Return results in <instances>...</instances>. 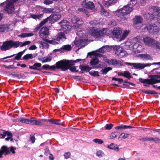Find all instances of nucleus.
Instances as JSON below:
<instances>
[{
  "mask_svg": "<svg viewBox=\"0 0 160 160\" xmlns=\"http://www.w3.org/2000/svg\"><path fill=\"white\" fill-rule=\"evenodd\" d=\"M39 119H36L35 118H32L31 119H27L24 118H20V122L22 123L34 125L39 126Z\"/></svg>",
  "mask_w": 160,
  "mask_h": 160,
  "instance_id": "nucleus-7",
  "label": "nucleus"
},
{
  "mask_svg": "<svg viewBox=\"0 0 160 160\" xmlns=\"http://www.w3.org/2000/svg\"><path fill=\"white\" fill-rule=\"evenodd\" d=\"M39 43L40 44V47L48 48L49 47V45L47 42L40 41L39 42Z\"/></svg>",
  "mask_w": 160,
  "mask_h": 160,
  "instance_id": "nucleus-40",
  "label": "nucleus"
},
{
  "mask_svg": "<svg viewBox=\"0 0 160 160\" xmlns=\"http://www.w3.org/2000/svg\"><path fill=\"white\" fill-rule=\"evenodd\" d=\"M68 21L67 20H62L59 23V24H61L62 27L63 28L66 27L65 25L67 24Z\"/></svg>",
  "mask_w": 160,
  "mask_h": 160,
  "instance_id": "nucleus-50",
  "label": "nucleus"
},
{
  "mask_svg": "<svg viewBox=\"0 0 160 160\" xmlns=\"http://www.w3.org/2000/svg\"><path fill=\"white\" fill-rule=\"evenodd\" d=\"M71 22L73 23H77L78 25H81L83 22L81 19L79 18L76 16H74L71 19Z\"/></svg>",
  "mask_w": 160,
  "mask_h": 160,
  "instance_id": "nucleus-24",
  "label": "nucleus"
},
{
  "mask_svg": "<svg viewBox=\"0 0 160 160\" xmlns=\"http://www.w3.org/2000/svg\"><path fill=\"white\" fill-rule=\"evenodd\" d=\"M133 48L134 49H136L135 51L137 53L142 52L144 49V48L141 45L136 43L133 45Z\"/></svg>",
  "mask_w": 160,
  "mask_h": 160,
  "instance_id": "nucleus-18",
  "label": "nucleus"
},
{
  "mask_svg": "<svg viewBox=\"0 0 160 160\" xmlns=\"http://www.w3.org/2000/svg\"><path fill=\"white\" fill-rule=\"evenodd\" d=\"M129 33V32L127 30L125 31L122 34L121 39H123L125 38Z\"/></svg>",
  "mask_w": 160,
  "mask_h": 160,
  "instance_id": "nucleus-54",
  "label": "nucleus"
},
{
  "mask_svg": "<svg viewBox=\"0 0 160 160\" xmlns=\"http://www.w3.org/2000/svg\"><path fill=\"white\" fill-rule=\"evenodd\" d=\"M49 22L52 24L60 20L61 17V16L60 14H53L49 16Z\"/></svg>",
  "mask_w": 160,
  "mask_h": 160,
  "instance_id": "nucleus-14",
  "label": "nucleus"
},
{
  "mask_svg": "<svg viewBox=\"0 0 160 160\" xmlns=\"http://www.w3.org/2000/svg\"><path fill=\"white\" fill-rule=\"evenodd\" d=\"M93 141L94 142L98 143V144H101L103 143V141L100 139H95L93 140Z\"/></svg>",
  "mask_w": 160,
  "mask_h": 160,
  "instance_id": "nucleus-57",
  "label": "nucleus"
},
{
  "mask_svg": "<svg viewBox=\"0 0 160 160\" xmlns=\"http://www.w3.org/2000/svg\"><path fill=\"white\" fill-rule=\"evenodd\" d=\"M143 21V19L140 15H136L133 18V24L137 25L141 23Z\"/></svg>",
  "mask_w": 160,
  "mask_h": 160,
  "instance_id": "nucleus-21",
  "label": "nucleus"
},
{
  "mask_svg": "<svg viewBox=\"0 0 160 160\" xmlns=\"http://www.w3.org/2000/svg\"><path fill=\"white\" fill-rule=\"evenodd\" d=\"M139 81L143 83H147L148 84L153 85L158 81L156 80L153 78L143 79L142 78H140L139 79Z\"/></svg>",
  "mask_w": 160,
  "mask_h": 160,
  "instance_id": "nucleus-15",
  "label": "nucleus"
},
{
  "mask_svg": "<svg viewBox=\"0 0 160 160\" xmlns=\"http://www.w3.org/2000/svg\"><path fill=\"white\" fill-rule=\"evenodd\" d=\"M7 135L8 137L10 138L12 136V133L8 132L7 131H4L3 134H0V136H2L1 137L2 138H4Z\"/></svg>",
  "mask_w": 160,
  "mask_h": 160,
  "instance_id": "nucleus-32",
  "label": "nucleus"
},
{
  "mask_svg": "<svg viewBox=\"0 0 160 160\" xmlns=\"http://www.w3.org/2000/svg\"><path fill=\"white\" fill-rule=\"evenodd\" d=\"M42 15H37L36 14H33L32 16V17L35 19H39L41 17Z\"/></svg>",
  "mask_w": 160,
  "mask_h": 160,
  "instance_id": "nucleus-58",
  "label": "nucleus"
},
{
  "mask_svg": "<svg viewBox=\"0 0 160 160\" xmlns=\"http://www.w3.org/2000/svg\"><path fill=\"white\" fill-rule=\"evenodd\" d=\"M88 32L92 36L97 38L103 37L104 35L102 31L100 30L98 31L94 28H89L88 29Z\"/></svg>",
  "mask_w": 160,
  "mask_h": 160,
  "instance_id": "nucleus-5",
  "label": "nucleus"
},
{
  "mask_svg": "<svg viewBox=\"0 0 160 160\" xmlns=\"http://www.w3.org/2000/svg\"><path fill=\"white\" fill-rule=\"evenodd\" d=\"M69 69L71 72H78V70H77L76 67L75 66L69 67Z\"/></svg>",
  "mask_w": 160,
  "mask_h": 160,
  "instance_id": "nucleus-56",
  "label": "nucleus"
},
{
  "mask_svg": "<svg viewBox=\"0 0 160 160\" xmlns=\"http://www.w3.org/2000/svg\"><path fill=\"white\" fill-rule=\"evenodd\" d=\"M84 43V41L82 39H79L78 40H75L74 44L75 46L77 47H80L79 48H83L85 47V45H83L82 44Z\"/></svg>",
  "mask_w": 160,
  "mask_h": 160,
  "instance_id": "nucleus-23",
  "label": "nucleus"
},
{
  "mask_svg": "<svg viewBox=\"0 0 160 160\" xmlns=\"http://www.w3.org/2000/svg\"><path fill=\"white\" fill-rule=\"evenodd\" d=\"M22 54L20 52L17 54V55L14 58L13 60H19L21 59V58L22 56Z\"/></svg>",
  "mask_w": 160,
  "mask_h": 160,
  "instance_id": "nucleus-46",
  "label": "nucleus"
},
{
  "mask_svg": "<svg viewBox=\"0 0 160 160\" xmlns=\"http://www.w3.org/2000/svg\"><path fill=\"white\" fill-rule=\"evenodd\" d=\"M99 21L96 20H91L89 22V24L90 25L94 26H96L97 24H99Z\"/></svg>",
  "mask_w": 160,
  "mask_h": 160,
  "instance_id": "nucleus-42",
  "label": "nucleus"
},
{
  "mask_svg": "<svg viewBox=\"0 0 160 160\" xmlns=\"http://www.w3.org/2000/svg\"><path fill=\"white\" fill-rule=\"evenodd\" d=\"M114 129L117 130L131 129V130H144L146 128H143L135 127L132 125H125L122 124L119 126L114 127Z\"/></svg>",
  "mask_w": 160,
  "mask_h": 160,
  "instance_id": "nucleus-6",
  "label": "nucleus"
},
{
  "mask_svg": "<svg viewBox=\"0 0 160 160\" xmlns=\"http://www.w3.org/2000/svg\"><path fill=\"white\" fill-rule=\"evenodd\" d=\"M129 135H130L129 134L122 133L120 134L118 137V139L121 140L122 139H125L128 137Z\"/></svg>",
  "mask_w": 160,
  "mask_h": 160,
  "instance_id": "nucleus-38",
  "label": "nucleus"
},
{
  "mask_svg": "<svg viewBox=\"0 0 160 160\" xmlns=\"http://www.w3.org/2000/svg\"><path fill=\"white\" fill-rule=\"evenodd\" d=\"M117 1V0H109L107 1H103L102 3L105 7H108L116 3Z\"/></svg>",
  "mask_w": 160,
  "mask_h": 160,
  "instance_id": "nucleus-17",
  "label": "nucleus"
},
{
  "mask_svg": "<svg viewBox=\"0 0 160 160\" xmlns=\"http://www.w3.org/2000/svg\"><path fill=\"white\" fill-rule=\"evenodd\" d=\"M118 135V133L116 132H112L110 136V138H115Z\"/></svg>",
  "mask_w": 160,
  "mask_h": 160,
  "instance_id": "nucleus-63",
  "label": "nucleus"
},
{
  "mask_svg": "<svg viewBox=\"0 0 160 160\" xmlns=\"http://www.w3.org/2000/svg\"><path fill=\"white\" fill-rule=\"evenodd\" d=\"M151 65H160V62H153L152 64H141L139 63V66H141V68H139V69H142L144 68L146 66H150Z\"/></svg>",
  "mask_w": 160,
  "mask_h": 160,
  "instance_id": "nucleus-27",
  "label": "nucleus"
},
{
  "mask_svg": "<svg viewBox=\"0 0 160 160\" xmlns=\"http://www.w3.org/2000/svg\"><path fill=\"white\" fill-rule=\"evenodd\" d=\"M102 15H103L105 16H107L108 15L109 12L106 10L104 9V10L100 11Z\"/></svg>",
  "mask_w": 160,
  "mask_h": 160,
  "instance_id": "nucleus-60",
  "label": "nucleus"
},
{
  "mask_svg": "<svg viewBox=\"0 0 160 160\" xmlns=\"http://www.w3.org/2000/svg\"><path fill=\"white\" fill-rule=\"evenodd\" d=\"M6 5L4 7V10L8 13H12L14 11L15 8L13 3L11 1H7Z\"/></svg>",
  "mask_w": 160,
  "mask_h": 160,
  "instance_id": "nucleus-8",
  "label": "nucleus"
},
{
  "mask_svg": "<svg viewBox=\"0 0 160 160\" xmlns=\"http://www.w3.org/2000/svg\"><path fill=\"white\" fill-rule=\"evenodd\" d=\"M143 41L147 45L152 46L155 40L150 38L147 37L143 39Z\"/></svg>",
  "mask_w": 160,
  "mask_h": 160,
  "instance_id": "nucleus-16",
  "label": "nucleus"
},
{
  "mask_svg": "<svg viewBox=\"0 0 160 160\" xmlns=\"http://www.w3.org/2000/svg\"><path fill=\"white\" fill-rule=\"evenodd\" d=\"M123 75V77L128 78V79H130L132 78V76L131 75V73L128 71H124Z\"/></svg>",
  "mask_w": 160,
  "mask_h": 160,
  "instance_id": "nucleus-37",
  "label": "nucleus"
},
{
  "mask_svg": "<svg viewBox=\"0 0 160 160\" xmlns=\"http://www.w3.org/2000/svg\"><path fill=\"white\" fill-rule=\"evenodd\" d=\"M82 5L88 9L93 10H95V6L94 3L88 0H85L82 3Z\"/></svg>",
  "mask_w": 160,
  "mask_h": 160,
  "instance_id": "nucleus-10",
  "label": "nucleus"
},
{
  "mask_svg": "<svg viewBox=\"0 0 160 160\" xmlns=\"http://www.w3.org/2000/svg\"><path fill=\"white\" fill-rule=\"evenodd\" d=\"M12 75L14 77H16L19 79L22 78L24 79L26 78V76L23 74L21 75L19 74H12Z\"/></svg>",
  "mask_w": 160,
  "mask_h": 160,
  "instance_id": "nucleus-44",
  "label": "nucleus"
},
{
  "mask_svg": "<svg viewBox=\"0 0 160 160\" xmlns=\"http://www.w3.org/2000/svg\"><path fill=\"white\" fill-rule=\"evenodd\" d=\"M44 40L49 43L52 44L53 45L58 44V42L52 40H51L48 39H44Z\"/></svg>",
  "mask_w": 160,
  "mask_h": 160,
  "instance_id": "nucleus-49",
  "label": "nucleus"
},
{
  "mask_svg": "<svg viewBox=\"0 0 160 160\" xmlns=\"http://www.w3.org/2000/svg\"><path fill=\"white\" fill-rule=\"evenodd\" d=\"M52 58L50 57L46 58L44 57L41 60L43 62H50L52 60Z\"/></svg>",
  "mask_w": 160,
  "mask_h": 160,
  "instance_id": "nucleus-48",
  "label": "nucleus"
},
{
  "mask_svg": "<svg viewBox=\"0 0 160 160\" xmlns=\"http://www.w3.org/2000/svg\"><path fill=\"white\" fill-rule=\"evenodd\" d=\"M64 156L65 158L66 159H67L70 158L71 156V153L69 152H65L64 153Z\"/></svg>",
  "mask_w": 160,
  "mask_h": 160,
  "instance_id": "nucleus-61",
  "label": "nucleus"
},
{
  "mask_svg": "<svg viewBox=\"0 0 160 160\" xmlns=\"http://www.w3.org/2000/svg\"><path fill=\"white\" fill-rule=\"evenodd\" d=\"M83 60L84 62L85 59H78L75 60H62L57 62V67L58 68H60L62 71H65L69 69V67L74 65V63H77Z\"/></svg>",
  "mask_w": 160,
  "mask_h": 160,
  "instance_id": "nucleus-2",
  "label": "nucleus"
},
{
  "mask_svg": "<svg viewBox=\"0 0 160 160\" xmlns=\"http://www.w3.org/2000/svg\"><path fill=\"white\" fill-rule=\"evenodd\" d=\"M66 27L63 28H64L66 30H69L71 28V26L70 25V23L69 22H68L67 23V24L65 25Z\"/></svg>",
  "mask_w": 160,
  "mask_h": 160,
  "instance_id": "nucleus-55",
  "label": "nucleus"
},
{
  "mask_svg": "<svg viewBox=\"0 0 160 160\" xmlns=\"http://www.w3.org/2000/svg\"><path fill=\"white\" fill-rule=\"evenodd\" d=\"M126 53V52L123 49L122 51L120 52V55H119L118 56L121 58H122L125 55Z\"/></svg>",
  "mask_w": 160,
  "mask_h": 160,
  "instance_id": "nucleus-62",
  "label": "nucleus"
},
{
  "mask_svg": "<svg viewBox=\"0 0 160 160\" xmlns=\"http://www.w3.org/2000/svg\"><path fill=\"white\" fill-rule=\"evenodd\" d=\"M30 43V41H27L22 42L19 41L10 40L4 42L2 45L0 46V49L2 51H6L12 48H17L19 46L22 47L28 45Z\"/></svg>",
  "mask_w": 160,
  "mask_h": 160,
  "instance_id": "nucleus-1",
  "label": "nucleus"
},
{
  "mask_svg": "<svg viewBox=\"0 0 160 160\" xmlns=\"http://www.w3.org/2000/svg\"><path fill=\"white\" fill-rule=\"evenodd\" d=\"M113 125L112 123L106 124L105 126V129L106 130H110L113 127Z\"/></svg>",
  "mask_w": 160,
  "mask_h": 160,
  "instance_id": "nucleus-47",
  "label": "nucleus"
},
{
  "mask_svg": "<svg viewBox=\"0 0 160 160\" xmlns=\"http://www.w3.org/2000/svg\"><path fill=\"white\" fill-rule=\"evenodd\" d=\"M115 144H114L113 143H111L110 144V145H108L107 146V147L109 149L113 150L115 146Z\"/></svg>",
  "mask_w": 160,
  "mask_h": 160,
  "instance_id": "nucleus-64",
  "label": "nucleus"
},
{
  "mask_svg": "<svg viewBox=\"0 0 160 160\" xmlns=\"http://www.w3.org/2000/svg\"><path fill=\"white\" fill-rule=\"evenodd\" d=\"M122 48L119 46H116L113 48L115 54L118 56L120 55V52L122 51Z\"/></svg>",
  "mask_w": 160,
  "mask_h": 160,
  "instance_id": "nucleus-29",
  "label": "nucleus"
},
{
  "mask_svg": "<svg viewBox=\"0 0 160 160\" xmlns=\"http://www.w3.org/2000/svg\"><path fill=\"white\" fill-rule=\"evenodd\" d=\"M142 92L143 93L147 94H158V93L154 90H146L145 89L142 90Z\"/></svg>",
  "mask_w": 160,
  "mask_h": 160,
  "instance_id": "nucleus-34",
  "label": "nucleus"
},
{
  "mask_svg": "<svg viewBox=\"0 0 160 160\" xmlns=\"http://www.w3.org/2000/svg\"><path fill=\"white\" fill-rule=\"evenodd\" d=\"M97 156L99 158H101L104 156V152L101 150H99L96 153Z\"/></svg>",
  "mask_w": 160,
  "mask_h": 160,
  "instance_id": "nucleus-45",
  "label": "nucleus"
},
{
  "mask_svg": "<svg viewBox=\"0 0 160 160\" xmlns=\"http://www.w3.org/2000/svg\"><path fill=\"white\" fill-rule=\"evenodd\" d=\"M152 46L156 47L157 48L160 49V43L155 40V42H154Z\"/></svg>",
  "mask_w": 160,
  "mask_h": 160,
  "instance_id": "nucleus-53",
  "label": "nucleus"
},
{
  "mask_svg": "<svg viewBox=\"0 0 160 160\" xmlns=\"http://www.w3.org/2000/svg\"><path fill=\"white\" fill-rule=\"evenodd\" d=\"M147 28L148 32L152 34H157L160 30L159 27L155 24L147 25Z\"/></svg>",
  "mask_w": 160,
  "mask_h": 160,
  "instance_id": "nucleus-9",
  "label": "nucleus"
},
{
  "mask_svg": "<svg viewBox=\"0 0 160 160\" xmlns=\"http://www.w3.org/2000/svg\"><path fill=\"white\" fill-rule=\"evenodd\" d=\"M122 33V29L118 27L114 28L112 32V34L114 37L117 38H120L121 37V35Z\"/></svg>",
  "mask_w": 160,
  "mask_h": 160,
  "instance_id": "nucleus-12",
  "label": "nucleus"
},
{
  "mask_svg": "<svg viewBox=\"0 0 160 160\" xmlns=\"http://www.w3.org/2000/svg\"><path fill=\"white\" fill-rule=\"evenodd\" d=\"M89 74L93 76H99V72L97 71L89 72Z\"/></svg>",
  "mask_w": 160,
  "mask_h": 160,
  "instance_id": "nucleus-43",
  "label": "nucleus"
},
{
  "mask_svg": "<svg viewBox=\"0 0 160 160\" xmlns=\"http://www.w3.org/2000/svg\"><path fill=\"white\" fill-rule=\"evenodd\" d=\"M126 64L128 66H132L133 67L136 69L139 68H141V66H139V63L126 62Z\"/></svg>",
  "mask_w": 160,
  "mask_h": 160,
  "instance_id": "nucleus-36",
  "label": "nucleus"
},
{
  "mask_svg": "<svg viewBox=\"0 0 160 160\" xmlns=\"http://www.w3.org/2000/svg\"><path fill=\"white\" fill-rule=\"evenodd\" d=\"M41 66V63L37 62L34 63L32 66H29V68L32 69L41 71L42 69V68H40Z\"/></svg>",
  "mask_w": 160,
  "mask_h": 160,
  "instance_id": "nucleus-20",
  "label": "nucleus"
},
{
  "mask_svg": "<svg viewBox=\"0 0 160 160\" xmlns=\"http://www.w3.org/2000/svg\"><path fill=\"white\" fill-rule=\"evenodd\" d=\"M109 48V47L108 46H103L100 48L98 51L100 52L104 53L105 52L108 51Z\"/></svg>",
  "mask_w": 160,
  "mask_h": 160,
  "instance_id": "nucleus-31",
  "label": "nucleus"
},
{
  "mask_svg": "<svg viewBox=\"0 0 160 160\" xmlns=\"http://www.w3.org/2000/svg\"><path fill=\"white\" fill-rule=\"evenodd\" d=\"M9 25L7 24L0 25V32H7L9 28Z\"/></svg>",
  "mask_w": 160,
  "mask_h": 160,
  "instance_id": "nucleus-25",
  "label": "nucleus"
},
{
  "mask_svg": "<svg viewBox=\"0 0 160 160\" xmlns=\"http://www.w3.org/2000/svg\"><path fill=\"white\" fill-rule=\"evenodd\" d=\"M1 151L3 154L5 153V155L8 154L10 153L9 148L7 146H3L1 147Z\"/></svg>",
  "mask_w": 160,
  "mask_h": 160,
  "instance_id": "nucleus-30",
  "label": "nucleus"
},
{
  "mask_svg": "<svg viewBox=\"0 0 160 160\" xmlns=\"http://www.w3.org/2000/svg\"><path fill=\"white\" fill-rule=\"evenodd\" d=\"M49 29L46 26L43 27L40 29L39 34L40 37L43 40L46 39V38L49 35Z\"/></svg>",
  "mask_w": 160,
  "mask_h": 160,
  "instance_id": "nucleus-11",
  "label": "nucleus"
},
{
  "mask_svg": "<svg viewBox=\"0 0 160 160\" xmlns=\"http://www.w3.org/2000/svg\"><path fill=\"white\" fill-rule=\"evenodd\" d=\"M39 126L45 127L47 126H52L53 125H63L62 122L60 120L52 118L50 119H39Z\"/></svg>",
  "mask_w": 160,
  "mask_h": 160,
  "instance_id": "nucleus-4",
  "label": "nucleus"
},
{
  "mask_svg": "<svg viewBox=\"0 0 160 160\" xmlns=\"http://www.w3.org/2000/svg\"><path fill=\"white\" fill-rule=\"evenodd\" d=\"M112 80L118 81L119 83H121V82H123V80L122 79L116 78L115 77H112Z\"/></svg>",
  "mask_w": 160,
  "mask_h": 160,
  "instance_id": "nucleus-52",
  "label": "nucleus"
},
{
  "mask_svg": "<svg viewBox=\"0 0 160 160\" xmlns=\"http://www.w3.org/2000/svg\"><path fill=\"white\" fill-rule=\"evenodd\" d=\"M98 63L99 59L96 57L92 58L90 60V64L91 65L95 66L98 64Z\"/></svg>",
  "mask_w": 160,
  "mask_h": 160,
  "instance_id": "nucleus-28",
  "label": "nucleus"
},
{
  "mask_svg": "<svg viewBox=\"0 0 160 160\" xmlns=\"http://www.w3.org/2000/svg\"><path fill=\"white\" fill-rule=\"evenodd\" d=\"M43 3L46 5H49L53 3L52 1L50 0H45Z\"/></svg>",
  "mask_w": 160,
  "mask_h": 160,
  "instance_id": "nucleus-59",
  "label": "nucleus"
},
{
  "mask_svg": "<svg viewBox=\"0 0 160 160\" xmlns=\"http://www.w3.org/2000/svg\"><path fill=\"white\" fill-rule=\"evenodd\" d=\"M138 56L140 58H143V60H152L153 58L152 56L149 54H139Z\"/></svg>",
  "mask_w": 160,
  "mask_h": 160,
  "instance_id": "nucleus-22",
  "label": "nucleus"
},
{
  "mask_svg": "<svg viewBox=\"0 0 160 160\" xmlns=\"http://www.w3.org/2000/svg\"><path fill=\"white\" fill-rule=\"evenodd\" d=\"M61 48L64 50L70 51L71 49V45H70L68 44L63 45L62 46Z\"/></svg>",
  "mask_w": 160,
  "mask_h": 160,
  "instance_id": "nucleus-41",
  "label": "nucleus"
},
{
  "mask_svg": "<svg viewBox=\"0 0 160 160\" xmlns=\"http://www.w3.org/2000/svg\"><path fill=\"white\" fill-rule=\"evenodd\" d=\"M33 55L32 53L27 54L25 55L22 58V59L25 60H27L29 59H32L34 58Z\"/></svg>",
  "mask_w": 160,
  "mask_h": 160,
  "instance_id": "nucleus-35",
  "label": "nucleus"
},
{
  "mask_svg": "<svg viewBox=\"0 0 160 160\" xmlns=\"http://www.w3.org/2000/svg\"><path fill=\"white\" fill-rule=\"evenodd\" d=\"M133 10V7H130L129 4L124 5L122 8L116 11L118 12L117 16L120 17L122 20H125L129 17L130 13Z\"/></svg>",
  "mask_w": 160,
  "mask_h": 160,
  "instance_id": "nucleus-3",
  "label": "nucleus"
},
{
  "mask_svg": "<svg viewBox=\"0 0 160 160\" xmlns=\"http://www.w3.org/2000/svg\"><path fill=\"white\" fill-rule=\"evenodd\" d=\"M146 141H153L156 143H160V139L157 138H148L146 139Z\"/></svg>",
  "mask_w": 160,
  "mask_h": 160,
  "instance_id": "nucleus-33",
  "label": "nucleus"
},
{
  "mask_svg": "<svg viewBox=\"0 0 160 160\" xmlns=\"http://www.w3.org/2000/svg\"><path fill=\"white\" fill-rule=\"evenodd\" d=\"M152 9L153 10V13L158 17H160V8L157 7H153Z\"/></svg>",
  "mask_w": 160,
  "mask_h": 160,
  "instance_id": "nucleus-26",
  "label": "nucleus"
},
{
  "mask_svg": "<svg viewBox=\"0 0 160 160\" xmlns=\"http://www.w3.org/2000/svg\"><path fill=\"white\" fill-rule=\"evenodd\" d=\"M67 39L64 32H61L58 33L55 37L54 39L59 42H63Z\"/></svg>",
  "mask_w": 160,
  "mask_h": 160,
  "instance_id": "nucleus-13",
  "label": "nucleus"
},
{
  "mask_svg": "<svg viewBox=\"0 0 160 160\" xmlns=\"http://www.w3.org/2000/svg\"><path fill=\"white\" fill-rule=\"evenodd\" d=\"M149 77L151 78H153L154 80H156L158 81H158V82H156L155 83H157L160 82V79H156L155 78H160V75H151Z\"/></svg>",
  "mask_w": 160,
  "mask_h": 160,
  "instance_id": "nucleus-39",
  "label": "nucleus"
},
{
  "mask_svg": "<svg viewBox=\"0 0 160 160\" xmlns=\"http://www.w3.org/2000/svg\"><path fill=\"white\" fill-rule=\"evenodd\" d=\"M79 68L82 71L81 72L80 71L79 73L81 72L82 73H83L84 72H90L89 71L91 70V68L89 67L88 65H80L79 66Z\"/></svg>",
  "mask_w": 160,
  "mask_h": 160,
  "instance_id": "nucleus-19",
  "label": "nucleus"
},
{
  "mask_svg": "<svg viewBox=\"0 0 160 160\" xmlns=\"http://www.w3.org/2000/svg\"><path fill=\"white\" fill-rule=\"evenodd\" d=\"M49 20V17H48L47 18L44 19L40 23L41 26H42L44 24L46 23Z\"/></svg>",
  "mask_w": 160,
  "mask_h": 160,
  "instance_id": "nucleus-51",
  "label": "nucleus"
}]
</instances>
